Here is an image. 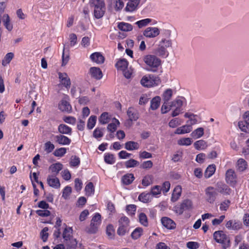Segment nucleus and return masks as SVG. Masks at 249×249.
Here are the masks:
<instances>
[{"label": "nucleus", "instance_id": "20e7f679", "mask_svg": "<svg viewBox=\"0 0 249 249\" xmlns=\"http://www.w3.org/2000/svg\"><path fill=\"white\" fill-rule=\"evenodd\" d=\"M161 82L160 78L153 74H148L143 76L141 80V83L145 87H151L157 86Z\"/></svg>", "mask_w": 249, "mask_h": 249}, {"label": "nucleus", "instance_id": "4c0bfd02", "mask_svg": "<svg viewBox=\"0 0 249 249\" xmlns=\"http://www.w3.org/2000/svg\"><path fill=\"white\" fill-rule=\"evenodd\" d=\"M138 199L141 202L147 203L151 199V194L142 193L139 195Z\"/></svg>", "mask_w": 249, "mask_h": 249}, {"label": "nucleus", "instance_id": "1a4fd4ad", "mask_svg": "<svg viewBox=\"0 0 249 249\" xmlns=\"http://www.w3.org/2000/svg\"><path fill=\"white\" fill-rule=\"evenodd\" d=\"M213 238L217 242L225 245H228L230 242V239L223 231H216L213 233Z\"/></svg>", "mask_w": 249, "mask_h": 249}, {"label": "nucleus", "instance_id": "9d476101", "mask_svg": "<svg viewBox=\"0 0 249 249\" xmlns=\"http://www.w3.org/2000/svg\"><path fill=\"white\" fill-rule=\"evenodd\" d=\"M160 34L159 28L156 27H147L143 32V35L147 38H154Z\"/></svg>", "mask_w": 249, "mask_h": 249}, {"label": "nucleus", "instance_id": "72a5a7b5", "mask_svg": "<svg viewBox=\"0 0 249 249\" xmlns=\"http://www.w3.org/2000/svg\"><path fill=\"white\" fill-rule=\"evenodd\" d=\"M118 27L120 30L124 32L131 31L133 29V27L130 24L124 22L119 23Z\"/></svg>", "mask_w": 249, "mask_h": 249}, {"label": "nucleus", "instance_id": "4d7b16f0", "mask_svg": "<svg viewBox=\"0 0 249 249\" xmlns=\"http://www.w3.org/2000/svg\"><path fill=\"white\" fill-rule=\"evenodd\" d=\"M168 102H164L161 107V112L162 114H165L168 112L171 109L172 107H171V102L169 105Z\"/></svg>", "mask_w": 249, "mask_h": 249}, {"label": "nucleus", "instance_id": "0e129e2a", "mask_svg": "<svg viewBox=\"0 0 249 249\" xmlns=\"http://www.w3.org/2000/svg\"><path fill=\"white\" fill-rule=\"evenodd\" d=\"M115 233V231L113 225H108L107 227V234L109 237L112 238Z\"/></svg>", "mask_w": 249, "mask_h": 249}, {"label": "nucleus", "instance_id": "aec40b11", "mask_svg": "<svg viewBox=\"0 0 249 249\" xmlns=\"http://www.w3.org/2000/svg\"><path fill=\"white\" fill-rule=\"evenodd\" d=\"M184 117L189 119L187 123L191 126L197 123L198 122V117L196 115H195L191 112L185 113Z\"/></svg>", "mask_w": 249, "mask_h": 249}, {"label": "nucleus", "instance_id": "bf43d9fd", "mask_svg": "<svg viewBox=\"0 0 249 249\" xmlns=\"http://www.w3.org/2000/svg\"><path fill=\"white\" fill-rule=\"evenodd\" d=\"M139 221L141 224L144 226H147L148 225L147 218L146 214L144 213H141L139 216Z\"/></svg>", "mask_w": 249, "mask_h": 249}, {"label": "nucleus", "instance_id": "dca6fc26", "mask_svg": "<svg viewBox=\"0 0 249 249\" xmlns=\"http://www.w3.org/2000/svg\"><path fill=\"white\" fill-rule=\"evenodd\" d=\"M59 108L62 111L70 112L72 109V107L70 103L65 98L63 99L59 104Z\"/></svg>", "mask_w": 249, "mask_h": 249}, {"label": "nucleus", "instance_id": "2f4dec72", "mask_svg": "<svg viewBox=\"0 0 249 249\" xmlns=\"http://www.w3.org/2000/svg\"><path fill=\"white\" fill-rule=\"evenodd\" d=\"M204 130L202 127H199L193 131L191 134V136L195 139H198L204 135Z\"/></svg>", "mask_w": 249, "mask_h": 249}, {"label": "nucleus", "instance_id": "9b49d317", "mask_svg": "<svg viewBox=\"0 0 249 249\" xmlns=\"http://www.w3.org/2000/svg\"><path fill=\"white\" fill-rule=\"evenodd\" d=\"M48 185L54 189H59L60 187V183L58 178L56 176L49 175L47 178Z\"/></svg>", "mask_w": 249, "mask_h": 249}, {"label": "nucleus", "instance_id": "79ce46f5", "mask_svg": "<svg viewBox=\"0 0 249 249\" xmlns=\"http://www.w3.org/2000/svg\"><path fill=\"white\" fill-rule=\"evenodd\" d=\"M193 142L192 140L190 138H183L178 141V144L182 146H189Z\"/></svg>", "mask_w": 249, "mask_h": 249}, {"label": "nucleus", "instance_id": "473e14b6", "mask_svg": "<svg viewBox=\"0 0 249 249\" xmlns=\"http://www.w3.org/2000/svg\"><path fill=\"white\" fill-rule=\"evenodd\" d=\"M134 179V177L132 174H127L124 175L122 179V182L125 185L131 184Z\"/></svg>", "mask_w": 249, "mask_h": 249}, {"label": "nucleus", "instance_id": "49530a36", "mask_svg": "<svg viewBox=\"0 0 249 249\" xmlns=\"http://www.w3.org/2000/svg\"><path fill=\"white\" fill-rule=\"evenodd\" d=\"M14 56V54L13 53H8L4 56L2 61L3 66H5L8 65L12 60Z\"/></svg>", "mask_w": 249, "mask_h": 249}, {"label": "nucleus", "instance_id": "e433bc0d", "mask_svg": "<svg viewBox=\"0 0 249 249\" xmlns=\"http://www.w3.org/2000/svg\"><path fill=\"white\" fill-rule=\"evenodd\" d=\"M104 160L107 164H113L115 162V158L112 154L105 153L104 155Z\"/></svg>", "mask_w": 249, "mask_h": 249}, {"label": "nucleus", "instance_id": "603ef678", "mask_svg": "<svg viewBox=\"0 0 249 249\" xmlns=\"http://www.w3.org/2000/svg\"><path fill=\"white\" fill-rule=\"evenodd\" d=\"M67 152V148L65 147H61L58 149H56L53 152V155L55 157H63Z\"/></svg>", "mask_w": 249, "mask_h": 249}, {"label": "nucleus", "instance_id": "c85d7f7f", "mask_svg": "<svg viewBox=\"0 0 249 249\" xmlns=\"http://www.w3.org/2000/svg\"><path fill=\"white\" fill-rule=\"evenodd\" d=\"M58 130L59 133L63 134L71 135V128L64 124H61L58 127Z\"/></svg>", "mask_w": 249, "mask_h": 249}, {"label": "nucleus", "instance_id": "f257e3e1", "mask_svg": "<svg viewBox=\"0 0 249 249\" xmlns=\"http://www.w3.org/2000/svg\"><path fill=\"white\" fill-rule=\"evenodd\" d=\"M172 40L169 38H162L159 42L158 46L155 51V53L159 56L166 57L169 55L167 48L171 47Z\"/></svg>", "mask_w": 249, "mask_h": 249}, {"label": "nucleus", "instance_id": "c03bdc74", "mask_svg": "<svg viewBox=\"0 0 249 249\" xmlns=\"http://www.w3.org/2000/svg\"><path fill=\"white\" fill-rule=\"evenodd\" d=\"M215 171V166L213 164L209 165L205 172V176L207 178L211 177Z\"/></svg>", "mask_w": 249, "mask_h": 249}, {"label": "nucleus", "instance_id": "7ed1b4c3", "mask_svg": "<svg viewBox=\"0 0 249 249\" xmlns=\"http://www.w3.org/2000/svg\"><path fill=\"white\" fill-rule=\"evenodd\" d=\"M143 61L149 67L147 70L153 72H155L161 64L160 60L157 56L154 55H147L144 56Z\"/></svg>", "mask_w": 249, "mask_h": 249}, {"label": "nucleus", "instance_id": "a19ab883", "mask_svg": "<svg viewBox=\"0 0 249 249\" xmlns=\"http://www.w3.org/2000/svg\"><path fill=\"white\" fill-rule=\"evenodd\" d=\"M152 21L151 18H145L137 21L135 24L139 27V28H142L145 27L150 24Z\"/></svg>", "mask_w": 249, "mask_h": 249}, {"label": "nucleus", "instance_id": "37998d69", "mask_svg": "<svg viewBox=\"0 0 249 249\" xmlns=\"http://www.w3.org/2000/svg\"><path fill=\"white\" fill-rule=\"evenodd\" d=\"M124 165L127 168H133L138 166L139 162L134 159H131L125 161Z\"/></svg>", "mask_w": 249, "mask_h": 249}, {"label": "nucleus", "instance_id": "4be33fe9", "mask_svg": "<svg viewBox=\"0 0 249 249\" xmlns=\"http://www.w3.org/2000/svg\"><path fill=\"white\" fill-rule=\"evenodd\" d=\"M127 115L131 121H135L139 118L137 111L133 107H129L127 111Z\"/></svg>", "mask_w": 249, "mask_h": 249}, {"label": "nucleus", "instance_id": "f3484780", "mask_svg": "<svg viewBox=\"0 0 249 249\" xmlns=\"http://www.w3.org/2000/svg\"><path fill=\"white\" fill-rule=\"evenodd\" d=\"M226 179L228 183L232 184L236 182V176L232 169H229L226 173Z\"/></svg>", "mask_w": 249, "mask_h": 249}, {"label": "nucleus", "instance_id": "c9c22d12", "mask_svg": "<svg viewBox=\"0 0 249 249\" xmlns=\"http://www.w3.org/2000/svg\"><path fill=\"white\" fill-rule=\"evenodd\" d=\"M143 233V229L142 228H136L131 233V236L134 239L136 240L139 238Z\"/></svg>", "mask_w": 249, "mask_h": 249}, {"label": "nucleus", "instance_id": "f704fd0d", "mask_svg": "<svg viewBox=\"0 0 249 249\" xmlns=\"http://www.w3.org/2000/svg\"><path fill=\"white\" fill-rule=\"evenodd\" d=\"M173 90L171 89H166L162 94L163 100L164 102H168L173 95Z\"/></svg>", "mask_w": 249, "mask_h": 249}, {"label": "nucleus", "instance_id": "a878e982", "mask_svg": "<svg viewBox=\"0 0 249 249\" xmlns=\"http://www.w3.org/2000/svg\"><path fill=\"white\" fill-rule=\"evenodd\" d=\"M181 187L179 185L177 186L174 189L171 197V200L173 202L177 201L181 196Z\"/></svg>", "mask_w": 249, "mask_h": 249}, {"label": "nucleus", "instance_id": "423d86ee", "mask_svg": "<svg viewBox=\"0 0 249 249\" xmlns=\"http://www.w3.org/2000/svg\"><path fill=\"white\" fill-rule=\"evenodd\" d=\"M129 231V220L126 216H123L119 220V227L117 234L120 236H124Z\"/></svg>", "mask_w": 249, "mask_h": 249}, {"label": "nucleus", "instance_id": "680f3d73", "mask_svg": "<svg viewBox=\"0 0 249 249\" xmlns=\"http://www.w3.org/2000/svg\"><path fill=\"white\" fill-rule=\"evenodd\" d=\"M126 210L129 215H134L136 211V206L134 204L128 205L126 206Z\"/></svg>", "mask_w": 249, "mask_h": 249}, {"label": "nucleus", "instance_id": "864d4df0", "mask_svg": "<svg viewBox=\"0 0 249 249\" xmlns=\"http://www.w3.org/2000/svg\"><path fill=\"white\" fill-rule=\"evenodd\" d=\"M72 192L71 188L69 186H66L63 190L62 197L65 199L69 198Z\"/></svg>", "mask_w": 249, "mask_h": 249}, {"label": "nucleus", "instance_id": "7c9ffc66", "mask_svg": "<svg viewBox=\"0 0 249 249\" xmlns=\"http://www.w3.org/2000/svg\"><path fill=\"white\" fill-rule=\"evenodd\" d=\"M194 145L195 148L198 150H204L208 146L207 142L202 140L196 141L195 142Z\"/></svg>", "mask_w": 249, "mask_h": 249}, {"label": "nucleus", "instance_id": "bb28decb", "mask_svg": "<svg viewBox=\"0 0 249 249\" xmlns=\"http://www.w3.org/2000/svg\"><path fill=\"white\" fill-rule=\"evenodd\" d=\"M248 167V164L247 161L243 159H239L236 164L237 170L239 172L244 171Z\"/></svg>", "mask_w": 249, "mask_h": 249}, {"label": "nucleus", "instance_id": "c756f323", "mask_svg": "<svg viewBox=\"0 0 249 249\" xmlns=\"http://www.w3.org/2000/svg\"><path fill=\"white\" fill-rule=\"evenodd\" d=\"M128 63L125 59H121L117 61L115 66L118 70L123 71L128 67Z\"/></svg>", "mask_w": 249, "mask_h": 249}, {"label": "nucleus", "instance_id": "412c9836", "mask_svg": "<svg viewBox=\"0 0 249 249\" xmlns=\"http://www.w3.org/2000/svg\"><path fill=\"white\" fill-rule=\"evenodd\" d=\"M192 130V126L188 124L178 127L176 130L175 133L178 135L184 134L190 132Z\"/></svg>", "mask_w": 249, "mask_h": 249}, {"label": "nucleus", "instance_id": "ddd939ff", "mask_svg": "<svg viewBox=\"0 0 249 249\" xmlns=\"http://www.w3.org/2000/svg\"><path fill=\"white\" fill-rule=\"evenodd\" d=\"M161 222L163 227L169 230L176 228L175 222L171 218L167 217H163L161 219Z\"/></svg>", "mask_w": 249, "mask_h": 249}, {"label": "nucleus", "instance_id": "b1692460", "mask_svg": "<svg viewBox=\"0 0 249 249\" xmlns=\"http://www.w3.org/2000/svg\"><path fill=\"white\" fill-rule=\"evenodd\" d=\"M90 73L91 76L96 79H100L103 76L101 70L97 67H92L90 69Z\"/></svg>", "mask_w": 249, "mask_h": 249}, {"label": "nucleus", "instance_id": "6e6d98bb", "mask_svg": "<svg viewBox=\"0 0 249 249\" xmlns=\"http://www.w3.org/2000/svg\"><path fill=\"white\" fill-rule=\"evenodd\" d=\"M218 192L224 194H230L231 189L225 184L218 185Z\"/></svg>", "mask_w": 249, "mask_h": 249}, {"label": "nucleus", "instance_id": "5fc2aeb1", "mask_svg": "<svg viewBox=\"0 0 249 249\" xmlns=\"http://www.w3.org/2000/svg\"><path fill=\"white\" fill-rule=\"evenodd\" d=\"M152 182V177L151 176L147 175L145 176L142 181V184L144 187L150 185Z\"/></svg>", "mask_w": 249, "mask_h": 249}, {"label": "nucleus", "instance_id": "a18cd8bd", "mask_svg": "<svg viewBox=\"0 0 249 249\" xmlns=\"http://www.w3.org/2000/svg\"><path fill=\"white\" fill-rule=\"evenodd\" d=\"M85 190L86 195L88 196L92 195L94 192V188L93 183L92 182L88 183L85 188Z\"/></svg>", "mask_w": 249, "mask_h": 249}, {"label": "nucleus", "instance_id": "58836bf2", "mask_svg": "<svg viewBox=\"0 0 249 249\" xmlns=\"http://www.w3.org/2000/svg\"><path fill=\"white\" fill-rule=\"evenodd\" d=\"M120 124L119 121L118 120L114 118L113 120L112 123L109 124L107 126V130L113 133L115 132L117 129V125H118Z\"/></svg>", "mask_w": 249, "mask_h": 249}, {"label": "nucleus", "instance_id": "8fccbe9b", "mask_svg": "<svg viewBox=\"0 0 249 249\" xmlns=\"http://www.w3.org/2000/svg\"><path fill=\"white\" fill-rule=\"evenodd\" d=\"M96 119L97 118L95 116H91L89 118L87 123V127L89 129H91L94 127L96 124Z\"/></svg>", "mask_w": 249, "mask_h": 249}, {"label": "nucleus", "instance_id": "338daca9", "mask_svg": "<svg viewBox=\"0 0 249 249\" xmlns=\"http://www.w3.org/2000/svg\"><path fill=\"white\" fill-rule=\"evenodd\" d=\"M153 162L151 160L143 161L141 164L140 167L142 169H150L153 166Z\"/></svg>", "mask_w": 249, "mask_h": 249}, {"label": "nucleus", "instance_id": "4468645a", "mask_svg": "<svg viewBox=\"0 0 249 249\" xmlns=\"http://www.w3.org/2000/svg\"><path fill=\"white\" fill-rule=\"evenodd\" d=\"M141 0H128L125 10L126 12H133L136 10Z\"/></svg>", "mask_w": 249, "mask_h": 249}, {"label": "nucleus", "instance_id": "69168bd1", "mask_svg": "<svg viewBox=\"0 0 249 249\" xmlns=\"http://www.w3.org/2000/svg\"><path fill=\"white\" fill-rule=\"evenodd\" d=\"M48 228L47 227L44 228L40 232L41 239L44 242H46L48 237Z\"/></svg>", "mask_w": 249, "mask_h": 249}, {"label": "nucleus", "instance_id": "6ab92c4d", "mask_svg": "<svg viewBox=\"0 0 249 249\" xmlns=\"http://www.w3.org/2000/svg\"><path fill=\"white\" fill-rule=\"evenodd\" d=\"M63 168V165L60 162H56L50 165L49 168L50 172L52 175L56 176Z\"/></svg>", "mask_w": 249, "mask_h": 249}, {"label": "nucleus", "instance_id": "5701e85b", "mask_svg": "<svg viewBox=\"0 0 249 249\" xmlns=\"http://www.w3.org/2000/svg\"><path fill=\"white\" fill-rule=\"evenodd\" d=\"M90 58L93 62L97 64H102L105 60L104 57L101 54V53L98 52H95L92 53L90 56Z\"/></svg>", "mask_w": 249, "mask_h": 249}, {"label": "nucleus", "instance_id": "0eeeda50", "mask_svg": "<svg viewBox=\"0 0 249 249\" xmlns=\"http://www.w3.org/2000/svg\"><path fill=\"white\" fill-rule=\"evenodd\" d=\"M101 215L100 213H95L93 216L90 223V227L88 231L90 233H95L101 224Z\"/></svg>", "mask_w": 249, "mask_h": 249}, {"label": "nucleus", "instance_id": "39448f33", "mask_svg": "<svg viewBox=\"0 0 249 249\" xmlns=\"http://www.w3.org/2000/svg\"><path fill=\"white\" fill-rule=\"evenodd\" d=\"M186 104V100L184 97H178L171 102V107H175L172 113V117H176L182 112V106Z\"/></svg>", "mask_w": 249, "mask_h": 249}, {"label": "nucleus", "instance_id": "ea45409f", "mask_svg": "<svg viewBox=\"0 0 249 249\" xmlns=\"http://www.w3.org/2000/svg\"><path fill=\"white\" fill-rule=\"evenodd\" d=\"M3 22L5 28L9 31L13 29V25L10 23V18L8 15H4L2 17Z\"/></svg>", "mask_w": 249, "mask_h": 249}, {"label": "nucleus", "instance_id": "f8f14e48", "mask_svg": "<svg viewBox=\"0 0 249 249\" xmlns=\"http://www.w3.org/2000/svg\"><path fill=\"white\" fill-rule=\"evenodd\" d=\"M58 78L60 84L63 85L67 89H69L70 87L71 82V79L68 74L65 72H59Z\"/></svg>", "mask_w": 249, "mask_h": 249}, {"label": "nucleus", "instance_id": "de8ad7c7", "mask_svg": "<svg viewBox=\"0 0 249 249\" xmlns=\"http://www.w3.org/2000/svg\"><path fill=\"white\" fill-rule=\"evenodd\" d=\"M109 117L108 113L104 112L103 113L99 119V122L103 124H107L109 122Z\"/></svg>", "mask_w": 249, "mask_h": 249}, {"label": "nucleus", "instance_id": "f03ea898", "mask_svg": "<svg viewBox=\"0 0 249 249\" xmlns=\"http://www.w3.org/2000/svg\"><path fill=\"white\" fill-rule=\"evenodd\" d=\"M91 7L93 8L94 16L96 18H101L105 12V4L104 0H91Z\"/></svg>", "mask_w": 249, "mask_h": 249}, {"label": "nucleus", "instance_id": "393cba45", "mask_svg": "<svg viewBox=\"0 0 249 249\" xmlns=\"http://www.w3.org/2000/svg\"><path fill=\"white\" fill-rule=\"evenodd\" d=\"M124 148L129 151L138 150L140 148V144L138 142L134 141H128L125 142Z\"/></svg>", "mask_w": 249, "mask_h": 249}, {"label": "nucleus", "instance_id": "052dcab7", "mask_svg": "<svg viewBox=\"0 0 249 249\" xmlns=\"http://www.w3.org/2000/svg\"><path fill=\"white\" fill-rule=\"evenodd\" d=\"M181 205L184 211L190 210L192 207V202L189 199L184 200Z\"/></svg>", "mask_w": 249, "mask_h": 249}, {"label": "nucleus", "instance_id": "09e8293b", "mask_svg": "<svg viewBox=\"0 0 249 249\" xmlns=\"http://www.w3.org/2000/svg\"><path fill=\"white\" fill-rule=\"evenodd\" d=\"M182 123V121L178 118H176L172 119L169 123V126L172 128H175L177 126L180 125Z\"/></svg>", "mask_w": 249, "mask_h": 249}, {"label": "nucleus", "instance_id": "13d9d810", "mask_svg": "<svg viewBox=\"0 0 249 249\" xmlns=\"http://www.w3.org/2000/svg\"><path fill=\"white\" fill-rule=\"evenodd\" d=\"M54 145L50 141L47 142L44 144V150L47 153L52 152L54 149Z\"/></svg>", "mask_w": 249, "mask_h": 249}, {"label": "nucleus", "instance_id": "2eb2a0df", "mask_svg": "<svg viewBox=\"0 0 249 249\" xmlns=\"http://www.w3.org/2000/svg\"><path fill=\"white\" fill-rule=\"evenodd\" d=\"M241 223L235 220H229L226 224V227L231 230H238L241 228Z\"/></svg>", "mask_w": 249, "mask_h": 249}, {"label": "nucleus", "instance_id": "cd10ccee", "mask_svg": "<svg viewBox=\"0 0 249 249\" xmlns=\"http://www.w3.org/2000/svg\"><path fill=\"white\" fill-rule=\"evenodd\" d=\"M161 98L160 96H157L154 97L150 102V109L155 110L160 106Z\"/></svg>", "mask_w": 249, "mask_h": 249}, {"label": "nucleus", "instance_id": "a211bd4d", "mask_svg": "<svg viewBox=\"0 0 249 249\" xmlns=\"http://www.w3.org/2000/svg\"><path fill=\"white\" fill-rule=\"evenodd\" d=\"M55 140L58 144L62 145H69L71 142V139L62 135L55 136Z\"/></svg>", "mask_w": 249, "mask_h": 249}, {"label": "nucleus", "instance_id": "6e6552de", "mask_svg": "<svg viewBox=\"0 0 249 249\" xmlns=\"http://www.w3.org/2000/svg\"><path fill=\"white\" fill-rule=\"evenodd\" d=\"M217 195V190L213 187H208L205 190V198L210 203H213Z\"/></svg>", "mask_w": 249, "mask_h": 249}, {"label": "nucleus", "instance_id": "3c124183", "mask_svg": "<svg viewBox=\"0 0 249 249\" xmlns=\"http://www.w3.org/2000/svg\"><path fill=\"white\" fill-rule=\"evenodd\" d=\"M72 231V229L70 227L65 228L63 233V238L65 240H68L70 239Z\"/></svg>", "mask_w": 249, "mask_h": 249}, {"label": "nucleus", "instance_id": "e2e57ef3", "mask_svg": "<svg viewBox=\"0 0 249 249\" xmlns=\"http://www.w3.org/2000/svg\"><path fill=\"white\" fill-rule=\"evenodd\" d=\"M230 203L231 202L229 200H225L221 202L219 207L220 211H227L229 207Z\"/></svg>", "mask_w": 249, "mask_h": 249}, {"label": "nucleus", "instance_id": "774afa93", "mask_svg": "<svg viewBox=\"0 0 249 249\" xmlns=\"http://www.w3.org/2000/svg\"><path fill=\"white\" fill-rule=\"evenodd\" d=\"M186 246L189 249H197L199 248V245L197 242L190 241L187 243Z\"/></svg>", "mask_w": 249, "mask_h": 249}]
</instances>
